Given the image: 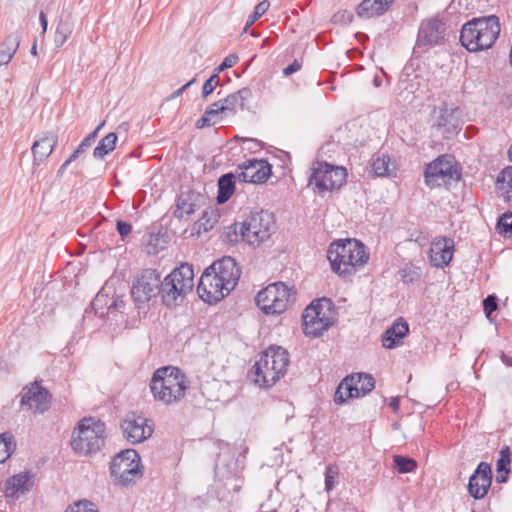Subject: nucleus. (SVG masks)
Returning <instances> with one entry per match:
<instances>
[{
  "instance_id": "28",
  "label": "nucleus",
  "mask_w": 512,
  "mask_h": 512,
  "mask_svg": "<svg viewBox=\"0 0 512 512\" xmlns=\"http://www.w3.org/2000/svg\"><path fill=\"white\" fill-rule=\"evenodd\" d=\"M236 179L238 177L233 172L225 173L218 178L217 204L222 205L232 197L236 190Z\"/></svg>"
},
{
  "instance_id": "3",
  "label": "nucleus",
  "mask_w": 512,
  "mask_h": 512,
  "mask_svg": "<svg viewBox=\"0 0 512 512\" xmlns=\"http://www.w3.org/2000/svg\"><path fill=\"white\" fill-rule=\"evenodd\" d=\"M290 363L288 351L282 346L270 345L259 354L249 371L251 379L260 387L270 388L287 372Z\"/></svg>"
},
{
  "instance_id": "25",
  "label": "nucleus",
  "mask_w": 512,
  "mask_h": 512,
  "mask_svg": "<svg viewBox=\"0 0 512 512\" xmlns=\"http://www.w3.org/2000/svg\"><path fill=\"white\" fill-rule=\"evenodd\" d=\"M408 334L409 324L402 317H399L382 334V345L386 349H394L402 344V340Z\"/></svg>"
},
{
  "instance_id": "24",
  "label": "nucleus",
  "mask_w": 512,
  "mask_h": 512,
  "mask_svg": "<svg viewBox=\"0 0 512 512\" xmlns=\"http://www.w3.org/2000/svg\"><path fill=\"white\" fill-rule=\"evenodd\" d=\"M58 143V135L54 132H44L34 141L31 147L33 166L38 167L54 151Z\"/></svg>"
},
{
  "instance_id": "23",
  "label": "nucleus",
  "mask_w": 512,
  "mask_h": 512,
  "mask_svg": "<svg viewBox=\"0 0 512 512\" xmlns=\"http://www.w3.org/2000/svg\"><path fill=\"white\" fill-rule=\"evenodd\" d=\"M445 27L444 23L439 19H431L422 22L418 31V46H434L444 40Z\"/></svg>"
},
{
  "instance_id": "52",
  "label": "nucleus",
  "mask_w": 512,
  "mask_h": 512,
  "mask_svg": "<svg viewBox=\"0 0 512 512\" xmlns=\"http://www.w3.org/2000/svg\"><path fill=\"white\" fill-rule=\"evenodd\" d=\"M204 112H206V116H210L211 118L217 116L219 113H224L225 108L223 100H218L212 103L210 106L206 108Z\"/></svg>"
},
{
  "instance_id": "17",
  "label": "nucleus",
  "mask_w": 512,
  "mask_h": 512,
  "mask_svg": "<svg viewBox=\"0 0 512 512\" xmlns=\"http://www.w3.org/2000/svg\"><path fill=\"white\" fill-rule=\"evenodd\" d=\"M238 169V180L245 183L263 184L272 175V165L264 159H249L239 164Z\"/></svg>"
},
{
  "instance_id": "42",
  "label": "nucleus",
  "mask_w": 512,
  "mask_h": 512,
  "mask_svg": "<svg viewBox=\"0 0 512 512\" xmlns=\"http://www.w3.org/2000/svg\"><path fill=\"white\" fill-rule=\"evenodd\" d=\"M270 6V3L268 0H263L259 2L255 8L253 13L248 17L247 22L244 26V32H247L249 27L255 23L262 15L266 13Z\"/></svg>"
},
{
  "instance_id": "47",
  "label": "nucleus",
  "mask_w": 512,
  "mask_h": 512,
  "mask_svg": "<svg viewBox=\"0 0 512 512\" xmlns=\"http://www.w3.org/2000/svg\"><path fill=\"white\" fill-rule=\"evenodd\" d=\"M239 61V57L237 54H229L228 56H226L223 61L220 63V65H218L213 73H216L217 76H219V74L221 72H223L224 70L228 69V68H231L233 67L237 62Z\"/></svg>"
},
{
  "instance_id": "2",
  "label": "nucleus",
  "mask_w": 512,
  "mask_h": 512,
  "mask_svg": "<svg viewBox=\"0 0 512 512\" xmlns=\"http://www.w3.org/2000/svg\"><path fill=\"white\" fill-rule=\"evenodd\" d=\"M331 270L340 277L356 273L369 259L365 245L356 239H339L333 241L327 250Z\"/></svg>"
},
{
  "instance_id": "37",
  "label": "nucleus",
  "mask_w": 512,
  "mask_h": 512,
  "mask_svg": "<svg viewBox=\"0 0 512 512\" xmlns=\"http://www.w3.org/2000/svg\"><path fill=\"white\" fill-rule=\"evenodd\" d=\"M417 466V461L412 457L404 455L393 456V467L399 474L414 472Z\"/></svg>"
},
{
  "instance_id": "27",
  "label": "nucleus",
  "mask_w": 512,
  "mask_h": 512,
  "mask_svg": "<svg viewBox=\"0 0 512 512\" xmlns=\"http://www.w3.org/2000/svg\"><path fill=\"white\" fill-rule=\"evenodd\" d=\"M359 397L355 375L346 376L337 386L334 393V402L344 404L348 399Z\"/></svg>"
},
{
  "instance_id": "44",
  "label": "nucleus",
  "mask_w": 512,
  "mask_h": 512,
  "mask_svg": "<svg viewBox=\"0 0 512 512\" xmlns=\"http://www.w3.org/2000/svg\"><path fill=\"white\" fill-rule=\"evenodd\" d=\"M94 507L91 501L83 499L69 505L65 512H98Z\"/></svg>"
},
{
  "instance_id": "54",
  "label": "nucleus",
  "mask_w": 512,
  "mask_h": 512,
  "mask_svg": "<svg viewBox=\"0 0 512 512\" xmlns=\"http://www.w3.org/2000/svg\"><path fill=\"white\" fill-rule=\"evenodd\" d=\"M302 67V62H300L298 59H295L291 64H289L287 67L283 69V75L284 76H290L293 73L299 71Z\"/></svg>"
},
{
  "instance_id": "41",
  "label": "nucleus",
  "mask_w": 512,
  "mask_h": 512,
  "mask_svg": "<svg viewBox=\"0 0 512 512\" xmlns=\"http://www.w3.org/2000/svg\"><path fill=\"white\" fill-rule=\"evenodd\" d=\"M390 158L389 157H377L372 162V172L377 177H384L390 175Z\"/></svg>"
},
{
  "instance_id": "1",
  "label": "nucleus",
  "mask_w": 512,
  "mask_h": 512,
  "mask_svg": "<svg viewBox=\"0 0 512 512\" xmlns=\"http://www.w3.org/2000/svg\"><path fill=\"white\" fill-rule=\"evenodd\" d=\"M276 231L274 214L266 211H253L243 222H236L228 227L227 241L230 243L248 242L250 245H260L268 240Z\"/></svg>"
},
{
  "instance_id": "12",
  "label": "nucleus",
  "mask_w": 512,
  "mask_h": 512,
  "mask_svg": "<svg viewBox=\"0 0 512 512\" xmlns=\"http://www.w3.org/2000/svg\"><path fill=\"white\" fill-rule=\"evenodd\" d=\"M161 275L156 269H144L133 281L131 297L138 309L160 294Z\"/></svg>"
},
{
  "instance_id": "26",
  "label": "nucleus",
  "mask_w": 512,
  "mask_h": 512,
  "mask_svg": "<svg viewBox=\"0 0 512 512\" xmlns=\"http://www.w3.org/2000/svg\"><path fill=\"white\" fill-rule=\"evenodd\" d=\"M394 0H363L355 9L356 15L361 19H369L384 15Z\"/></svg>"
},
{
  "instance_id": "35",
  "label": "nucleus",
  "mask_w": 512,
  "mask_h": 512,
  "mask_svg": "<svg viewBox=\"0 0 512 512\" xmlns=\"http://www.w3.org/2000/svg\"><path fill=\"white\" fill-rule=\"evenodd\" d=\"M219 213L217 210H205L201 216V218L194 224V228L197 230L199 234L201 231L208 232L210 231L215 224L219 220Z\"/></svg>"
},
{
  "instance_id": "64",
  "label": "nucleus",
  "mask_w": 512,
  "mask_h": 512,
  "mask_svg": "<svg viewBox=\"0 0 512 512\" xmlns=\"http://www.w3.org/2000/svg\"><path fill=\"white\" fill-rule=\"evenodd\" d=\"M71 163L66 160L61 166L60 168L57 170V177H62L65 170L67 169V167L70 165Z\"/></svg>"
},
{
  "instance_id": "13",
  "label": "nucleus",
  "mask_w": 512,
  "mask_h": 512,
  "mask_svg": "<svg viewBox=\"0 0 512 512\" xmlns=\"http://www.w3.org/2000/svg\"><path fill=\"white\" fill-rule=\"evenodd\" d=\"M425 184L430 188L439 187L446 183V179H461V172L457 170L448 155H440L428 163L424 170Z\"/></svg>"
},
{
  "instance_id": "62",
  "label": "nucleus",
  "mask_w": 512,
  "mask_h": 512,
  "mask_svg": "<svg viewBox=\"0 0 512 512\" xmlns=\"http://www.w3.org/2000/svg\"><path fill=\"white\" fill-rule=\"evenodd\" d=\"M501 361L508 367H512V356H509L505 353H502L501 356Z\"/></svg>"
},
{
  "instance_id": "40",
  "label": "nucleus",
  "mask_w": 512,
  "mask_h": 512,
  "mask_svg": "<svg viewBox=\"0 0 512 512\" xmlns=\"http://www.w3.org/2000/svg\"><path fill=\"white\" fill-rule=\"evenodd\" d=\"M356 383L359 397L364 396L375 387V379L370 374H357Z\"/></svg>"
},
{
  "instance_id": "60",
  "label": "nucleus",
  "mask_w": 512,
  "mask_h": 512,
  "mask_svg": "<svg viewBox=\"0 0 512 512\" xmlns=\"http://www.w3.org/2000/svg\"><path fill=\"white\" fill-rule=\"evenodd\" d=\"M91 145H92V144H91V143H90L86 138H84V139L80 142V144L78 145V147H77V148H78L80 151H82L83 153H85V152H86V150H87L88 148H90V147H91Z\"/></svg>"
},
{
  "instance_id": "43",
  "label": "nucleus",
  "mask_w": 512,
  "mask_h": 512,
  "mask_svg": "<svg viewBox=\"0 0 512 512\" xmlns=\"http://www.w3.org/2000/svg\"><path fill=\"white\" fill-rule=\"evenodd\" d=\"M339 475V469L335 464H329L325 468V490L330 492L334 489L336 479Z\"/></svg>"
},
{
  "instance_id": "33",
  "label": "nucleus",
  "mask_w": 512,
  "mask_h": 512,
  "mask_svg": "<svg viewBox=\"0 0 512 512\" xmlns=\"http://www.w3.org/2000/svg\"><path fill=\"white\" fill-rule=\"evenodd\" d=\"M497 188L502 191L504 201L512 202V166L505 167L496 179Z\"/></svg>"
},
{
  "instance_id": "10",
  "label": "nucleus",
  "mask_w": 512,
  "mask_h": 512,
  "mask_svg": "<svg viewBox=\"0 0 512 512\" xmlns=\"http://www.w3.org/2000/svg\"><path fill=\"white\" fill-rule=\"evenodd\" d=\"M308 186L318 194L338 190L347 181V170L343 166L334 165L327 161H316L311 167Z\"/></svg>"
},
{
  "instance_id": "39",
  "label": "nucleus",
  "mask_w": 512,
  "mask_h": 512,
  "mask_svg": "<svg viewBox=\"0 0 512 512\" xmlns=\"http://www.w3.org/2000/svg\"><path fill=\"white\" fill-rule=\"evenodd\" d=\"M497 232L507 238H512V212H504L497 220Z\"/></svg>"
},
{
  "instance_id": "4",
  "label": "nucleus",
  "mask_w": 512,
  "mask_h": 512,
  "mask_svg": "<svg viewBox=\"0 0 512 512\" xmlns=\"http://www.w3.org/2000/svg\"><path fill=\"white\" fill-rule=\"evenodd\" d=\"M149 386L156 401L171 405L185 397L189 382L180 368L164 366L153 373Z\"/></svg>"
},
{
  "instance_id": "8",
  "label": "nucleus",
  "mask_w": 512,
  "mask_h": 512,
  "mask_svg": "<svg viewBox=\"0 0 512 512\" xmlns=\"http://www.w3.org/2000/svg\"><path fill=\"white\" fill-rule=\"evenodd\" d=\"M144 467L139 453L132 448L118 452L109 465L110 477L115 486L129 487L143 477Z\"/></svg>"
},
{
  "instance_id": "30",
  "label": "nucleus",
  "mask_w": 512,
  "mask_h": 512,
  "mask_svg": "<svg viewBox=\"0 0 512 512\" xmlns=\"http://www.w3.org/2000/svg\"><path fill=\"white\" fill-rule=\"evenodd\" d=\"M33 477L34 475L32 474L31 471H25L16 474L8 479L6 490H12V493L10 495H13L14 492H28L29 490H31L33 486Z\"/></svg>"
},
{
  "instance_id": "48",
  "label": "nucleus",
  "mask_w": 512,
  "mask_h": 512,
  "mask_svg": "<svg viewBox=\"0 0 512 512\" xmlns=\"http://www.w3.org/2000/svg\"><path fill=\"white\" fill-rule=\"evenodd\" d=\"M498 309V298L496 295H488L483 300V310L487 316V318H490L491 314L495 312Z\"/></svg>"
},
{
  "instance_id": "32",
  "label": "nucleus",
  "mask_w": 512,
  "mask_h": 512,
  "mask_svg": "<svg viewBox=\"0 0 512 512\" xmlns=\"http://www.w3.org/2000/svg\"><path fill=\"white\" fill-rule=\"evenodd\" d=\"M20 44L18 33H11L6 36L0 44V66L8 64L16 53Z\"/></svg>"
},
{
  "instance_id": "59",
  "label": "nucleus",
  "mask_w": 512,
  "mask_h": 512,
  "mask_svg": "<svg viewBox=\"0 0 512 512\" xmlns=\"http://www.w3.org/2000/svg\"><path fill=\"white\" fill-rule=\"evenodd\" d=\"M39 20H40V24L43 29V32H45L47 30L48 20H47L46 14L43 11L40 12Z\"/></svg>"
},
{
  "instance_id": "11",
  "label": "nucleus",
  "mask_w": 512,
  "mask_h": 512,
  "mask_svg": "<svg viewBox=\"0 0 512 512\" xmlns=\"http://www.w3.org/2000/svg\"><path fill=\"white\" fill-rule=\"evenodd\" d=\"M334 312L335 305L327 297L312 301L304 310L302 315L303 332L311 338L319 337L333 324L324 310Z\"/></svg>"
},
{
  "instance_id": "15",
  "label": "nucleus",
  "mask_w": 512,
  "mask_h": 512,
  "mask_svg": "<svg viewBox=\"0 0 512 512\" xmlns=\"http://www.w3.org/2000/svg\"><path fill=\"white\" fill-rule=\"evenodd\" d=\"M148 419L129 412L120 423L123 437L132 445L142 443L150 438L154 432L153 426L148 425Z\"/></svg>"
},
{
  "instance_id": "50",
  "label": "nucleus",
  "mask_w": 512,
  "mask_h": 512,
  "mask_svg": "<svg viewBox=\"0 0 512 512\" xmlns=\"http://www.w3.org/2000/svg\"><path fill=\"white\" fill-rule=\"evenodd\" d=\"M110 312H123L125 308V302L123 300V295H116L115 289L113 288V293L111 296V303L109 304Z\"/></svg>"
},
{
  "instance_id": "61",
  "label": "nucleus",
  "mask_w": 512,
  "mask_h": 512,
  "mask_svg": "<svg viewBox=\"0 0 512 512\" xmlns=\"http://www.w3.org/2000/svg\"><path fill=\"white\" fill-rule=\"evenodd\" d=\"M245 141L253 144L249 149H261L263 147V143L257 139H246Z\"/></svg>"
},
{
  "instance_id": "7",
  "label": "nucleus",
  "mask_w": 512,
  "mask_h": 512,
  "mask_svg": "<svg viewBox=\"0 0 512 512\" xmlns=\"http://www.w3.org/2000/svg\"><path fill=\"white\" fill-rule=\"evenodd\" d=\"M193 287V265L182 263L161 280L160 295L162 303L168 308L176 307L193 290Z\"/></svg>"
},
{
  "instance_id": "5",
  "label": "nucleus",
  "mask_w": 512,
  "mask_h": 512,
  "mask_svg": "<svg viewBox=\"0 0 512 512\" xmlns=\"http://www.w3.org/2000/svg\"><path fill=\"white\" fill-rule=\"evenodd\" d=\"M500 21L496 15L474 17L460 31V43L469 52L491 48L499 37Z\"/></svg>"
},
{
  "instance_id": "6",
  "label": "nucleus",
  "mask_w": 512,
  "mask_h": 512,
  "mask_svg": "<svg viewBox=\"0 0 512 512\" xmlns=\"http://www.w3.org/2000/svg\"><path fill=\"white\" fill-rule=\"evenodd\" d=\"M106 425L93 417L80 420L72 433L71 447L75 453L92 456L105 445Z\"/></svg>"
},
{
  "instance_id": "16",
  "label": "nucleus",
  "mask_w": 512,
  "mask_h": 512,
  "mask_svg": "<svg viewBox=\"0 0 512 512\" xmlns=\"http://www.w3.org/2000/svg\"><path fill=\"white\" fill-rule=\"evenodd\" d=\"M438 116L433 128H436L444 139H450L456 136L462 129L461 111L459 107L449 108L446 102H443L438 108Z\"/></svg>"
},
{
  "instance_id": "45",
  "label": "nucleus",
  "mask_w": 512,
  "mask_h": 512,
  "mask_svg": "<svg viewBox=\"0 0 512 512\" xmlns=\"http://www.w3.org/2000/svg\"><path fill=\"white\" fill-rule=\"evenodd\" d=\"M220 85V78L216 73H213L203 84L202 97L205 99L213 93L215 88Z\"/></svg>"
},
{
  "instance_id": "63",
  "label": "nucleus",
  "mask_w": 512,
  "mask_h": 512,
  "mask_svg": "<svg viewBox=\"0 0 512 512\" xmlns=\"http://www.w3.org/2000/svg\"><path fill=\"white\" fill-rule=\"evenodd\" d=\"M83 154L82 151H80L78 148H76L73 153L69 156V158L67 159L70 163H72L73 161H75L76 159H78L80 157V155Z\"/></svg>"
},
{
  "instance_id": "14",
  "label": "nucleus",
  "mask_w": 512,
  "mask_h": 512,
  "mask_svg": "<svg viewBox=\"0 0 512 512\" xmlns=\"http://www.w3.org/2000/svg\"><path fill=\"white\" fill-rule=\"evenodd\" d=\"M209 267L203 271L197 285L199 297L208 304H216L230 294L223 280H220L217 273L209 271Z\"/></svg>"
},
{
  "instance_id": "55",
  "label": "nucleus",
  "mask_w": 512,
  "mask_h": 512,
  "mask_svg": "<svg viewBox=\"0 0 512 512\" xmlns=\"http://www.w3.org/2000/svg\"><path fill=\"white\" fill-rule=\"evenodd\" d=\"M241 101V109L244 108L245 102L252 96V91L248 87L241 88L235 92Z\"/></svg>"
},
{
  "instance_id": "49",
  "label": "nucleus",
  "mask_w": 512,
  "mask_h": 512,
  "mask_svg": "<svg viewBox=\"0 0 512 512\" xmlns=\"http://www.w3.org/2000/svg\"><path fill=\"white\" fill-rule=\"evenodd\" d=\"M222 100L224 103L225 112L226 111L234 112L236 107H238V106L241 108L240 98L237 96V94L235 92L229 94L226 98H224Z\"/></svg>"
},
{
  "instance_id": "38",
  "label": "nucleus",
  "mask_w": 512,
  "mask_h": 512,
  "mask_svg": "<svg viewBox=\"0 0 512 512\" xmlns=\"http://www.w3.org/2000/svg\"><path fill=\"white\" fill-rule=\"evenodd\" d=\"M72 33V25L68 20L60 19L57 24L54 43L57 48L61 47Z\"/></svg>"
},
{
  "instance_id": "56",
  "label": "nucleus",
  "mask_w": 512,
  "mask_h": 512,
  "mask_svg": "<svg viewBox=\"0 0 512 512\" xmlns=\"http://www.w3.org/2000/svg\"><path fill=\"white\" fill-rule=\"evenodd\" d=\"M196 78H192L189 80L186 84H184L182 87H180L178 90L173 92L170 96V99H176L177 97L181 96L191 85H193L196 82Z\"/></svg>"
},
{
  "instance_id": "31",
  "label": "nucleus",
  "mask_w": 512,
  "mask_h": 512,
  "mask_svg": "<svg viewBox=\"0 0 512 512\" xmlns=\"http://www.w3.org/2000/svg\"><path fill=\"white\" fill-rule=\"evenodd\" d=\"M512 453L509 446L505 445L499 451V458L496 462L498 472L496 481L504 483L507 481L508 474L511 472Z\"/></svg>"
},
{
  "instance_id": "57",
  "label": "nucleus",
  "mask_w": 512,
  "mask_h": 512,
  "mask_svg": "<svg viewBox=\"0 0 512 512\" xmlns=\"http://www.w3.org/2000/svg\"><path fill=\"white\" fill-rule=\"evenodd\" d=\"M105 125V121L101 122L91 133H89L85 138L91 143L93 144L94 141L96 140L97 136H98V133L99 131L101 130V128Z\"/></svg>"
},
{
  "instance_id": "20",
  "label": "nucleus",
  "mask_w": 512,
  "mask_h": 512,
  "mask_svg": "<svg viewBox=\"0 0 512 512\" xmlns=\"http://www.w3.org/2000/svg\"><path fill=\"white\" fill-rule=\"evenodd\" d=\"M492 466L488 462H480L469 478L468 493L474 499L484 498L492 484Z\"/></svg>"
},
{
  "instance_id": "18",
  "label": "nucleus",
  "mask_w": 512,
  "mask_h": 512,
  "mask_svg": "<svg viewBox=\"0 0 512 512\" xmlns=\"http://www.w3.org/2000/svg\"><path fill=\"white\" fill-rule=\"evenodd\" d=\"M51 399L52 395L48 389L40 385V382L34 381L23 389L20 403L35 412L44 413L49 410Z\"/></svg>"
},
{
  "instance_id": "46",
  "label": "nucleus",
  "mask_w": 512,
  "mask_h": 512,
  "mask_svg": "<svg viewBox=\"0 0 512 512\" xmlns=\"http://www.w3.org/2000/svg\"><path fill=\"white\" fill-rule=\"evenodd\" d=\"M354 19V15L349 10H339L332 16V22L334 24L347 25L350 24Z\"/></svg>"
},
{
  "instance_id": "53",
  "label": "nucleus",
  "mask_w": 512,
  "mask_h": 512,
  "mask_svg": "<svg viewBox=\"0 0 512 512\" xmlns=\"http://www.w3.org/2000/svg\"><path fill=\"white\" fill-rule=\"evenodd\" d=\"M214 124L215 122L212 121V118L210 116H206V112H204L203 115L196 121L195 127L197 129H203L205 127H211Z\"/></svg>"
},
{
  "instance_id": "9",
  "label": "nucleus",
  "mask_w": 512,
  "mask_h": 512,
  "mask_svg": "<svg viewBox=\"0 0 512 512\" xmlns=\"http://www.w3.org/2000/svg\"><path fill=\"white\" fill-rule=\"evenodd\" d=\"M296 290L284 282H274L260 290L255 296V303L265 315H280L295 301Z\"/></svg>"
},
{
  "instance_id": "21",
  "label": "nucleus",
  "mask_w": 512,
  "mask_h": 512,
  "mask_svg": "<svg viewBox=\"0 0 512 512\" xmlns=\"http://www.w3.org/2000/svg\"><path fill=\"white\" fill-rule=\"evenodd\" d=\"M209 267V271L217 273V277L223 280L224 284L228 288V291H232L238 284L241 276V268L236 260L231 256H224L221 259L214 261Z\"/></svg>"
},
{
  "instance_id": "51",
  "label": "nucleus",
  "mask_w": 512,
  "mask_h": 512,
  "mask_svg": "<svg viewBox=\"0 0 512 512\" xmlns=\"http://www.w3.org/2000/svg\"><path fill=\"white\" fill-rule=\"evenodd\" d=\"M116 230L121 239L124 240L132 232V225L127 221L118 219L116 221Z\"/></svg>"
},
{
  "instance_id": "34",
  "label": "nucleus",
  "mask_w": 512,
  "mask_h": 512,
  "mask_svg": "<svg viewBox=\"0 0 512 512\" xmlns=\"http://www.w3.org/2000/svg\"><path fill=\"white\" fill-rule=\"evenodd\" d=\"M118 140V136L114 132L108 133L104 136L93 150V157L96 159H104L106 155L112 152Z\"/></svg>"
},
{
  "instance_id": "22",
  "label": "nucleus",
  "mask_w": 512,
  "mask_h": 512,
  "mask_svg": "<svg viewBox=\"0 0 512 512\" xmlns=\"http://www.w3.org/2000/svg\"><path fill=\"white\" fill-rule=\"evenodd\" d=\"M205 203V196L194 190L182 191L176 199L173 216L178 219H188L195 211Z\"/></svg>"
},
{
  "instance_id": "58",
  "label": "nucleus",
  "mask_w": 512,
  "mask_h": 512,
  "mask_svg": "<svg viewBox=\"0 0 512 512\" xmlns=\"http://www.w3.org/2000/svg\"><path fill=\"white\" fill-rule=\"evenodd\" d=\"M389 407L393 410L394 413H397L400 409V397H391L389 401Z\"/></svg>"
},
{
  "instance_id": "36",
  "label": "nucleus",
  "mask_w": 512,
  "mask_h": 512,
  "mask_svg": "<svg viewBox=\"0 0 512 512\" xmlns=\"http://www.w3.org/2000/svg\"><path fill=\"white\" fill-rule=\"evenodd\" d=\"M16 450L13 434L4 432L0 434V463H4Z\"/></svg>"
},
{
  "instance_id": "19",
  "label": "nucleus",
  "mask_w": 512,
  "mask_h": 512,
  "mask_svg": "<svg viewBox=\"0 0 512 512\" xmlns=\"http://www.w3.org/2000/svg\"><path fill=\"white\" fill-rule=\"evenodd\" d=\"M455 251V242L447 236H439L432 240L428 252L429 262L435 268L450 265Z\"/></svg>"
},
{
  "instance_id": "29",
  "label": "nucleus",
  "mask_w": 512,
  "mask_h": 512,
  "mask_svg": "<svg viewBox=\"0 0 512 512\" xmlns=\"http://www.w3.org/2000/svg\"><path fill=\"white\" fill-rule=\"evenodd\" d=\"M112 293L113 287L105 284L91 302V309L99 318H104L110 313L109 304L111 303Z\"/></svg>"
}]
</instances>
